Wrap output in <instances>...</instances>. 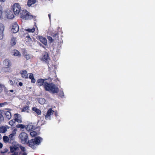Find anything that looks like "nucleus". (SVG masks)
<instances>
[{
  "label": "nucleus",
  "instance_id": "nucleus-1",
  "mask_svg": "<svg viewBox=\"0 0 155 155\" xmlns=\"http://www.w3.org/2000/svg\"><path fill=\"white\" fill-rule=\"evenodd\" d=\"M52 79L50 78H48L38 79L37 81L38 86H43L45 90L52 94L58 93L59 88L57 86L53 83H50L52 81Z\"/></svg>",
  "mask_w": 155,
  "mask_h": 155
},
{
  "label": "nucleus",
  "instance_id": "nucleus-2",
  "mask_svg": "<svg viewBox=\"0 0 155 155\" xmlns=\"http://www.w3.org/2000/svg\"><path fill=\"white\" fill-rule=\"evenodd\" d=\"M19 137L22 143L25 144L28 142L29 146L34 149L36 148L37 145H39L41 141L42 140V138L38 137L28 140L27 134L25 132H22L19 134Z\"/></svg>",
  "mask_w": 155,
  "mask_h": 155
},
{
  "label": "nucleus",
  "instance_id": "nucleus-3",
  "mask_svg": "<svg viewBox=\"0 0 155 155\" xmlns=\"http://www.w3.org/2000/svg\"><path fill=\"white\" fill-rule=\"evenodd\" d=\"M20 144L17 142L13 143L12 146L10 147V152L13 153L11 155H19L18 152L16 151L19 150Z\"/></svg>",
  "mask_w": 155,
  "mask_h": 155
},
{
  "label": "nucleus",
  "instance_id": "nucleus-4",
  "mask_svg": "<svg viewBox=\"0 0 155 155\" xmlns=\"http://www.w3.org/2000/svg\"><path fill=\"white\" fill-rule=\"evenodd\" d=\"M20 17L21 18L26 19L28 20L32 18L35 19V17L30 15L29 13L25 10H21L20 12Z\"/></svg>",
  "mask_w": 155,
  "mask_h": 155
},
{
  "label": "nucleus",
  "instance_id": "nucleus-5",
  "mask_svg": "<svg viewBox=\"0 0 155 155\" xmlns=\"http://www.w3.org/2000/svg\"><path fill=\"white\" fill-rule=\"evenodd\" d=\"M12 9L14 14L16 15H18L21 11V7L20 5L18 3H16L14 4Z\"/></svg>",
  "mask_w": 155,
  "mask_h": 155
},
{
  "label": "nucleus",
  "instance_id": "nucleus-6",
  "mask_svg": "<svg viewBox=\"0 0 155 155\" xmlns=\"http://www.w3.org/2000/svg\"><path fill=\"white\" fill-rule=\"evenodd\" d=\"M41 60L43 62L48 63L50 60V58L47 52H45L43 53V56Z\"/></svg>",
  "mask_w": 155,
  "mask_h": 155
},
{
  "label": "nucleus",
  "instance_id": "nucleus-7",
  "mask_svg": "<svg viewBox=\"0 0 155 155\" xmlns=\"http://www.w3.org/2000/svg\"><path fill=\"white\" fill-rule=\"evenodd\" d=\"M54 112V111L52 110L51 108H50L49 109L47 112L45 116V118L47 120H50L51 119V116L53 114Z\"/></svg>",
  "mask_w": 155,
  "mask_h": 155
},
{
  "label": "nucleus",
  "instance_id": "nucleus-8",
  "mask_svg": "<svg viewBox=\"0 0 155 155\" xmlns=\"http://www.w3.org/2000/svg\"><path fill=\"white\" fill-rule=\"evenodd\" d=\"M19 30V26L18 24L15 23L12 26V28L11 30V32L14 33H17Z\"/></svg>",
  "mask_w": 155,
  "mask_h": 155
},
{
  "label": "nucleus",
  "instance_id": "nucleus-9",
  "mask_svg": "<svg viewBox=\"0 0 155 155\" xmlns=\"http://www.w3.org/2000/svg\"><path fill=\"white\" fill-rule=\"evenodd\" d=\"M15 119V121L18 123H21L22 122L21 117V115L18 114H14Z\"/></svg>",
  "mask_w": 155,
  "mask_h": 155
},
{
  "label": "nucleus",
  "instance_id": "nucleus-10",
  "mask_svg": "<svg viewBox=\"0 0 155 155\" xmlns=\"http://www.w3.org/2000/svg\"><path fill=\"white\" fill-rule=\"evenodd\" d=\"M4 30V26L2 24H0V39H3V31Z\"/></svg>",
  "mask_w": 155,
  "mask_h": 155
},
{
  "label": "nucleus",
  "instance_id": "nucleus-11",
  "mask_svg": "<svg viewBox=\"0 0 155 155\" xmlns=\"http://www.w3.org/2000/svg\"><path fill=\"white\" fill-rule=\"evenodd\" d=\"M3 64L4 65L7 66L8 67H10L11 66V63L10 60L8 59H5L3 61Z\"/></svg>",
  "mask_w": 155,
  "mask_h": 155
},
{
  "label": "nucleus",
  "instance_id": "nucleus-12",
  "mask_svg": "<svg viewBox=\"0 0 155 155\" xmlns=\"http://www.w3.org/2000/svg\"><path fill=\"white\" fill-rule=\"evenodd\" d=\"M21 74L23 78H28V74H27V72L26 70H22Z\"/></svg>",
  "mask_w": 155,
  "mask_h": 155
},
{
  "label": "nucleus",
  "instance_id": "nucleus-13",
  "mask_svg": "<svg viewBox=\"0 0 155 155\" xmlns=\"http://www.w3.org/2000/svg\"><path fill=\"white\" fill-rule=\"evenodd\" d=\"M5 114L6 117L7 119H10L12 117V116L11 113L9 111H5V112H3V113L2 114Z\"/></svg>",
  "mask_w": 155,
  "mask_h": 155
},
{
  "label": "nucleus",
  "instance_id": "nucleus-14",
  "mask_svg": "<svg viewBox=\"0 0 155 155\" xmlns=\"http://www.w3.org/2000/svg\"><path fill=\"white\" fill-rule=\"evenodd\" d=\"M36 2V0H28L27 2V5L28 6L30 7L32 5L35 4Z\"/></svg>",
  "mask_w": 155,
  "mask_h": 155
},
{
  "label": "nucleus",
  "instance_id": "nucleus-15",
  "mask_svg": "<svg viewBox=\"0 0 155 155\" xmlns=\"http://www.w3.org/2000/svg\"><path fill=\"white\" fill-rule=\"evenodd\" d=\"M12 54L15 56L20 57L21 55L20 52L18 50H13L12 52Z\"/></svg>",
  "mask_w": 155,
  "mask_h": 155
},
{
  "label": "nucleus",
  "instance_id": "nucleus-16",
  "mask_svg": "<svg viewBox=\"0 0 155 155\" xmlns=\"http://www.w3.org/2000/svg\"><path fill=\"white\" fill-rule=\"evenodd\" d=\"M7 130V128L4 126H0V133H4Z\"/></svg>",
  "mask_w": 155,
  "mask_h": 155
},
{
  "label": "nucleus",
  "instance_id": "nucleus-17",
  "mask_svg": "<svg viewBox=\"0 0 155 155\" xmlns=\"http://www.w3.org/2000/svg\"><path fill=\"white\" fill-rule=\"evenodd\" d=\"M3 139L4 142L5 143L11 142V140H10L9 137L7 136H4L3 137Z\"/></svg>",
  "mask_w": 155,
  "mask_h": 155
},
{
  "label": "nucleus",
  "instance_id": "nucleus-18",
  "mask_svg": "<svg viewBox=\"0 0 155 155\" xmlns=\"http://www.w3.org/2000/svg\"><path fill=\"white\" fill-rule=\"evenodd\" d=\"M3 113V111L2 110H0V124L2 121L4 120V117L2 114Z\"/></svg>",
  "mask_w": 155,
  "mask_h": 155
},
{
  "label": "nucleus",
  "instance_id": "nucleus-19",
  "mask_svg": "<svg viewBox=\"0 0 155 155\" xmlns=\"http://www.w3.org/2000/svg\"><path fill=\"white\" fill-rule=\"evenodd\" d=\"M32 109L33 111L36 112L38 114L40 115L41 114V111L40 110L37 109V108L35 107H33Z\"/></svg>",
  "mask_w": 155,
  "mask_h": 155
},
{
  "label": "nucleus",
  "instance_id": "nucleus-20",
  "mask_svg": "<svg viewBox=\"0 0 155 155\" xmlns=\"http://www.w3.org/2000/svg\"><path fill=\"white\" fill-rule=\"evenodd\" d=\"M33 126L31 125H28L26 126L25 128L28 131H30L32 129Z\"/></svg>",
  "mask_w": 155,
  "mask_h": 155
},
{
  "label": "nucleus",
  "instance_id": "nucleus-21",
  "mask_svg": "<svg viewBox=\"0 0 155 155\" xmlns=\"http://www.w3.org/2000/svg\"><path fill=\"white\" fill-rule=\"evenodd\" d=\"M39 102L41 104H44L45 102V100L43 98H40L38 100Z\"/></svg>",
  "mask_w": 155,
  "mask_h": 155
},
{
  "label": "nucleus",
  "instance_id": "nucleus-22",
  "mask_svg": "<svg viewBox=\"0 0 155 155\" xmlns=\"http://www.w3.org/2000/svg\"><path fill=\"white\" fill-rule=\"evenodd\" d=\"M51 36L54 38H59V35L58 33H53L51 34Z\"/></svg>",
  "mask_w": 155,
  "mask_h": 155
},
{
  "label": "nucleus",
  "instance_id": "nucleus-23",
  "mask_svg": "<svg viewBox=\"0 0 155 155\" xmlns=\"http://www.w3.org/2000/svg\"><path fill=\"white\" fill-rule=\"evenodd\" d=\"M10 70V68L8 67H5L2 68V70L5 72H8Z\"/></svg>",
  "mask_w": 155,
  "mask_h": 155
},
{
  "label": "nucleus",
  "instance_id": "nucleus-24",
  "mask_svg": "<svg viewBox=\"0 0 155 155\" xmlns=\"http://www.w3.org/2000/svg\"><path fill=\"white\" fill-rule=\"evenodd\" d=\"M16 42V39H11L10 42L11 45L13 46L15 45Z\"/></svg>",
  "mask_w": 155,
  "mask_h": 155
},
{
  "label": "nucleus",
  "instance_id": "nucleus-25",
  "mask_svg": "<svg viewBox=\"0 0 155 155\" xmlns=\"http://www.w3.org/2000/svg\"><path fill=\"white\" fill-rule=\"evenodd\" d=\"M16 127L17 128H20L22 129H24L25 127V126L22 124H18L16 125Z\"/></svg>",
  "mask_w": 155,
  "mask_h": 155
},
{
  "label": "nucleus",
  "instance_id": "nucleus-26",
  "mask_svg": "<svg viewBox=\"0 0 155 155\" xmlns=\"http://www.w3.org/2000/svg\"><path fill=\"white\" fill-rule=\"evenodd\" d=\"M26 30L28 32H34L35 31V28H33L32 29L28 28L26 29Z\"/></svg>",
  "mask_w": 155,
  "mask_h": 155
},
{
  "label": "nucleus",
  "instance_id": "nucleus-27",
  "mask_svg": "<svg viewBox=\"0 0 155 155\" xmlns=\"http://www.w3.org/2000/svg\"><path fill=\"white\" fill-rule=\"evenodd\" d=\"M15 121L14 119H12L10 120L9 122V125L12 126L14 125V124L15 123Z\"/></svg>",
  "mask_w": 155,
  "mask_h": 155
},
{
  "label": "nucleus",
  "instance_id": "nucleus-28",
  "mask_svg": "<svg viewBox=\"0 0 155 155\" xmlns=\"http://www.w3.org/2000/svg\"><path fill=\"white\" fill-rule=\"evenodd\" d=\"M40 41L45 45H46L47 43V39H40Z\"/></svg>",
  "mask_w": 155,
  "mask_h": 155
},
{
  "label": "nucleus",
  "instance_id": "nucleus-29",
  "mask_svg": "<svg viewBox=\"0 0 155 155\" xmlns=\"http://www.w3.org/2000/svg\"><path fill=\"white\" fill-rule=\"evenodd\" d=\"M37 133L35 131H32L30 133V134L32 137H35L37 135Z\"/></svg>",
  "mask_w": 155,
  "mask_h": 155
},
{
  "label": "nucleus",
  "instance_id": "nucleus-30",
  "mask_svg": "<svg viewBox=\"0 0 155 155\" xmlns=\"http://www.w3.org/2000/svg\"><path fill=\"white\" fill-rule=\"evenodd\" d=\"M10 12L9 13V14H8V18L9 19H12L14 18V15L13 14H10Z\"/></svg>",
  "mask_w": 155,
  "mask_h": 155
},
{
  "label": "nucleus",
  "instance_id": "nucleus-31",
  "mask_svg": "<svg viewBox=\"0 0 155 155\" xmlns=\"http://www.w3.org/2000/svg\"><path fill=\"white\" fill-rule=\"evenodd\" d=\"M13 80H14V86H15L16 85H18V80L16 78H13Z\"/></svg>",
  "mask_w": 155,
  "mask_h": 155
},
{
  "label": "nucleus",
  "instance_id": "nucleus-32",
  "mask_svg": "<svg viewBox=\"0 0 155 155\" xmlns=\"http://www.w3.org/2000/svg\"><path fill=\"white\" fill-rule=\"evenodd\" d=\"M8 83L11 85L14 86L13 80H10L8 81Z\"/></svg>",
  "mask_w": 155,
  "mask_h": 155
},
{
  "label": "nucleus",
  "instance_id": "nucleus-33",
  "mask_svg": "<svg viewBox=\"0 0 155 155\" xmlns=\"http://www.w3.org/2000/svg\"><path fill=\"white\" fill-rule=\"evenodd\" d=\"M8 151V150L7 148H5L3 150H1L0 151V153H5L7 152Z\"/></svg>",
  "mask_w": 155,
  "mask_h": 155
},
{
  "label": "nucleus",
  "instance_id": "nucleus-34",
  "mask_svg": "<svg viewBox=\"0 0 155 155\" xmlns=\"http://www.w3.org/2000/svg\"><path fill=\"white\" fill-rule=\"evenodd\" d=\"M20 147L19 148H20L21 150L25 152L26 151V149L24 147H23L20 144Z\"/></svg>",
  "mask_w": 155,
  "mask_h": 155
},
{
  "label": "nucleus",
  "instance_id": "nucleus-35",
  "mask_svg": "<svg viewBox=\"0 0 155 155\" xmlns=\"http://www.w3.org/2000/svg\"><path fill=\"white\" fill-rule=\"evenodd\" d=\"M14 135H13V134H10L9 135V138L10 140H11V141L12 140H14Z\"/></svg>",
  "mask_w": 155,
  "mask_h": 155
},
{
  "label": "nucleus",
  "instance_id": "nucleus-36",
  "mask_svg": "<svg viewBox=\"0 0 155 155\" xmlns=\"http://www.w3.org/2000/svg\"><path fill=\"white\" fill-rule=\"evenodd\" d=\"M29 109V107L28 106H26L24 107L22 110V112H25L26 111V110H28Z\"/></svg>",
  "mask_w": 155,
  "mask_h": 155
},
{
  "label": "nucleus",
  "instance_id": "nucleus-37",
  "mask_svg": "<svg viewBox=\"0 0 155 155\" xmlns=\"http://www.w3.org/2000/svg\"><path fill=\"white\" fill-rule=\"evenodd\" d=\"M25 58L27 60H29L30 58V56L29 54H27L25 55Z\"/></svg>",
  "mask_w": 155,
  "mask_h": 155
},
{
  "label": "nucleus",
  "instance_id": "nucleus-38",
  "mask_svg": "<svg viewBox=\"0 0 155 155\" xmlns=\"http://www.w3.org/2000/svg\"><path fill=\"white\" fill-rule=\"evenodd\" d=\"M17 129H15L12 131V133L11 134H13V135L15 136V135L16 134V131H17Z\"/></svg>",
  "mask_w": 155,
  "mask_h": 155
},
{
  "label": "nucleus",
  "instance_id": "nucleus-39",
  "mask_svg": "<svg viewBox=\"0 0 155 155\" xmlns=\"http://www.w3.org/2000/svg\"><path fill=\"white\" fill-rule=\"evenodd\" d=\"M29 78L31 79L33 78H34L33 74L32 73H30L29 77Z\"/></svg>",
  "mask_w": 155,
  "mask_h": 155
},
{
  "label": "nucleus",
  "instance_id": "nucleus-40",
  "mask_svg": "<svg viewBox=\"0 0 155 155\" xmlns=\"http://www.w3.org/2000/svg\"><path fill=\"white\" fill-rule=\"evenodd\" d=\"M36 38L37 39H46V38L45 37H43L41 36H38L37 37H36Z\"/></svg>",
  "mask_w": 155,
  "mask_h": 155
},
{
  "label": "nucleus",
  "instance_id": "nucleus-41",
  "mask_svg": "<svg viewBox=\"0 0 155 155\" xmlns=\"http://www.w3.org/2000/svg\"><path fill=\"white\" fill-rule=\"evenodd\" d=\"M6 104V102H5L3 103H0V107H3Z\"/></svg>",
  "mask_w": 155,
  "mask_h": 155
},
{
  "label": "nucleus",
  "instance_id": "nucleus-42",
  "mask_svg": "<svg viewBox=\"0 0 155 155\" xmlns=\"http://www.w3.org/2000/svg\"><path fill=\"white\" fill-rule=\"evenodd\" d=\"M31 82L32 83H35L36 81L35 79L34 78H33L31 79Z\"/></svg>",
  "mask_w": 155,
  "mask_h": 155
},
{
  "label": "nucleus",
  "instance_id": "nucleus-43",
  "mask_svg": "<svg viewBox=\"0 0 155 155\" xmlns=\"http://www.w3.org/2000/svg\"><path fill=\"white\" fill-rule=\"evenodd\" d=\"M2 7L1 5H0V12L2 13Z\"/></svg>",
  "mask_w": 155,
  "mask_h": 155
},
{
  "label": "nucleus",
  "instance_id": "nucleus-44",
  "mask_svg": "<svg viewBox=\"0 0 155 155\" xmlns=\"http://www.w3.org/2000/svg\"><path fill=\"white\" fill-rule=\"evenodd\" d=\"M61 94L62 95H61V93L60 94V96L61 97H62L64 96V93L63 91H62L61 92Z\"/></svg>",
  "mask_w": 155,
  "mask_h": 155
},
{
  "label": "nucleus",
  "instance_id": "nucleus-45",
  "mask_svg": "<svg viewBox=\"0 0 155 155\" xmlns=\"http://www.w3.org/2000/svg\"><path fill=\"white\" fill-rule=\"evenodd\" d=\"M3 147L2 144L0 142V149L2 148Z\"/></svg>",
  "mask_w": 155,
  "mask_h": 155
},
{
  "label": "nucleus",
  "instance_id": "nucleus-46",
  "mask_svg": "<svg viewBox=\"0 0 155 155\" xmlns=\"http://www.w3.org/2000/svg\"><path fill=\"white\" fill-rule=\"evenodd\" d=\"M22 155H27V153L24 152L23 153Z\"/></svg>",
  "mask_w": 155,
  "mask_h": 155
},
{
  "label": "nucleus",
  "instance_id": "nucleus-47",
  "mask_svg": "<svg viewBox=\"0 0 155 155\" xmlns=\"http://www.w3.org/2000/svg\"><path fill=\"white\" fill-rule=\"evenodd\" d=\"M18 84L20 86H22L23 85V84L22 82H20Z\"/></svg>",
  "mask_w": 155,
  "mask_h": 155
},
{
  "label": "nucleus",
  "instance_id": "nucleus-48",
  "mask_svg": "<svg viewBox=\"0 0 155 155\" xmlns=\"http://www.w3.org/2000/svg\"><path fill=\"white\" fill-rule=\"evenodd\" d=\"M48 17L49 18V20H50V21H51V15L50 14H48Z\"/></svg>",
  "mask_w": 155,
  "mask_h": 155
},
{
  "label": "nucleus",
  "instance_id": "nucleus-49",
  "mask_svg": "<svg viewBox=\"0 0 155 155\" xmlns=\"http://www.w3.org/2000/svg\"><path fill=\"white\" fill-rule=\"evenodd\" d=\"M47 39H52V38L51 37H50V36H48L47 37Z\"/></svg>",
  "mask_w": 155,
  "mask_h": 155
},
{
  "label": "nucleus",
  "instance_id": "nucleus-50",
  "mask_svg": "<svg viewBox=\"0 0 155 155\" xmlns=\"http://www.w3.org/2000/svg\"><path fill=\"white\" fill-rule=\"evenodd\" d=\"M2 13L0 12V19L2 17Z\"/></svg>",
  "mask_w": 155,
  "mask_h": 155
},
{
  "label": "nucleus",
  "instance_id": "nucleus-51",
  "mask_svg": "<svg viewBox=\"0 0 155 155\" xmlns=\"http://www.w3.org/2000/svg\"><path fill=\"white\" fill-rule=\"evenodd\" d=\"M54 40V39H49V40H50V41L51 42H52L53 41V40Z\"/></svg>",
  "mask_w": 155,
  "mask_h": 155
},
{
  "label": "nucleus",
  "instance_id": "nucleus-52",
  "mask_svg": "<svg viewBox=\"0 0 155 155\" xmlns=\"http://www.w3.org/2000/svg\"><path fill=\"white\" fill-rule=\"evenodd\" d=\"M5 0H0V1L1 2H4Z\"/></svg>",
  "mask_w": 155,
  "mask_h": 155
},
{
  "label": "nucleus",
  "instance_id": "nucleus-53",
  "mask_svg": "<svg viewBox=\"0 0 155 155\" xmlns=\"http://www.w3.org/2000/svg\"><path fill=\"white\" fill-rule=\"evenodd\" d=\"M26 38H30V39H31L30 37V36H29V35H27L26 36Z\"/></svg>",
  "mask_w": 155,
  "mask_h": 155
},
{
  "label": "nucleus",
  "instance_id": "nucleus-54",
  "mask_svg": "<svg viewBox=\"0 0 155 155\" xmlns=\"http://www.w3.org/2000/svg\"><path fill=\"white\" fill-rule=\"evenodd\" d=\"M10 91L11 92H13L14 91L12 90H10Z\"/></svg>",
  "mask_w": 155,
  "mask_h": 155
},
{
  "label": "nucleus",
  "instance_id": "nucleus-55",
  "mask_svg": "<svg viewBox=\"0 0 155 155\" xmlns=\"http://www.w3.org/2000/svg\"><path fill=\"white\" fill-rule=\"evenodd\" d=\"M2 137L1 134H0V140H1L2 139Z\"/></svg>",
  "mask_w": 155,
  "mask_h": 155
},
{
  "label": "nucleus",
  "instance_id": "nucleus-56",
  "mask_svg": "<svg viewBox=\"0 0 155 155\" xmlns=\"http://www.w3.org/2000/svg\"><path fill=\"white\" fill-rule=\"evenodd\" d=\"M28 40V41H28L29 40H30L31 41V39H27Z\"/></svg>",
  "mask_w": 155,
  "mask_h": 155
}]
</instances>
